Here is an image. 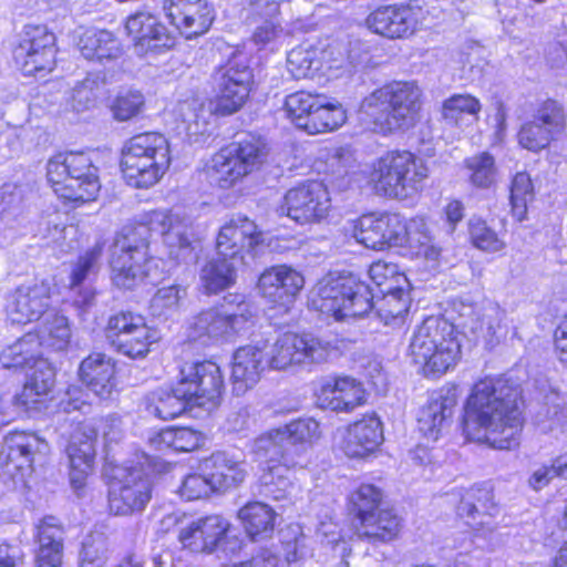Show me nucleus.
Returning <instances> with one entry per match:
<instances>
[{
	"mask_svg": "<svg viewBox=\"0 0 567 567\" xmlns=\"http://www.w3.org/2000/svg\"><path fill=\"white\" fill-rule=\"evenodd\" d=\"M161 236L168 257L184 261L192 256V221L178 210L154 209L141 214L116 235L110 260L112 280L123 289H133L146 278L156 279L157 259L148 255V238Z\"/></svg>",
	"mask_w": 567,
	"mask_h": 567,
	"instance_id": "nucleus-1",
	"label": "nucleus"
},
{
	"mask_svg": "<svg viewBox=\"0 0 567 567\" xmlns=\"http://www.w3.org/2000/svg\"><path fill=\"white\" fill-rule=\"evenodd\" d=\"M520 385L507 377L477 381L463 411L462 429L468 441L497 450L519 445L524 419L519 406Z\"/></svg>",
	"mask_w": 567,
	"mask_h": 567,
	"instance_id": "nucleus-2",
	"label": "nucleus"
},
{
	"mask_svg": "<svg viewBox=\"0 0 567 567\" xmlns=\"http://www.w3.org/2000/svg\"><path fill=\"white\" fill-rule=\"evenodd\" d=\"M319 436V423L303 417L269 430L254 441L252 453L265 463L259 480L266 496L280 501L291 495L295 485L290 474L309 464V450Z\"/></svg>",
	"mask_w": 567,
	"mask_h": 567,
	"instance_id": "nucleus-3",
	"label": "nucleus"
},
{
	"mask_svg": "<svg viewBox=\"0 0 567 567\" xmlns=\"http://www.w3.org/2000/svg\"><path fill=\"white\" fill-rule=\"evenodd\" d=\"M352 237L373 250L396 247L411 258H420L431 268L440 265L442 249L434 243L430 225L422 216L405 219L399 214H367L351 225Z\"/></svg>",
	"mask_w": 567,
	"mask_h": 567,
	"instance_id": "nucleus-4",
	"label": "nucleus"
},
{
	"mask_svg": "<svg viewBox=\"0 0 567 567\" xmlns=\"http://www.w3.org/2000/svg\"><path fill=\"white\" fill-rule=\"evenodd\" d=\"M223 390L224 377L218 364L213 361L186 363L172 390L158 389L145 398V409L161 420H172L187 405L216 404Z\"/></svg>",
	"mask_w": 567,
	"mask_h": 567,
	"instance_id": "nucleus-5",
	"label": "nucleus"
},
{
	"mask_svg": "<svg viewBox=\"0 0 567 567\" xmlns=\"http://www.w3.org/2000/svg\"><path fill=\"white\" fill-rule=\"evenodd\" d=\"M361 174L375 194L403 200L422 189L429 167L409 151H389L367 164Z\"/></svg>",
	"mask_w": 567,
	"mask_h": 567,
	"instance_id": "nucleus-6",
	"label": "nucleus"
},
{
	"mask_svg": "<svg viewBox=\"0 0 567 567\" xmlns=\"http://www.w3.org/2000/svg\"><path fill=\"white\" fill-rule=\"evenodd\" d=\"M421 95L422 91L414 82L393 81L365 96L360 113L382 134L406 130L416 122Z\"/></svg>",
	"mask_w": 567,
	"mask_h": 567,
	"instance_id": "nucleus-7",
	"label": "nucleus"
},
{
	"mask_svg": "<svg viewBox=\"0 0 567 567\" xmlns=\"http://www.w3.org/2000/svg\"><path fill=\"white\" fill-rule=\"evenodd\" d=\"M460 333L454 323L431 316L414 330L409 355L426 377H440L453 369L461 359Z\"/></svg>",
	"mask_w": 567,
	"mask_h": 567,
	"instance_id": "nucleus-8",
	"label": "nucleus"
},
{
	"mask_svg": "<svg viewBox=\"0 0 567 567\" xmlns=\"http://www.w3.org/2000/svg\"><path fill=\"white\" fill-rule=\"evenodd\" d=\"M313 309L336 321L362 317L373 308L370 287L352 274H328L312 290Z\"/></svg>",
	"mask_w": 567,
	"mask_h": 567,
	"instance_id": "nucleus-9",
	"label": "nucleus"
},
{
	"mask_svg": "<svg viewBox=\"0 0 567 567\" xmlns=\"http://www.w3.org/2000/svg\"><path fill=\"white\" fill-rule=\"evenodd\" d=\"M252 316V307L245 296L228 295L220 305L199 312L188 321L187 338L202 344L234 341L248 329Z\"/></svg>",
	"mask_w": 567,
	"mask_h": 567,
	"instance_id": "nucleus-10",
	"label": "nucleus"
},
{
	"mask_svg": "<svg viewBox=\"0 0 567 567\" xmlns=\"http://www.w3.org/2000/svg\"><path fill=\"white\" fill-rule=\"evenodd\" d=\"M47 177L58 197L75 204L94 200L101 188L97 168L82 152L60 153L50 158Z\"/></svg>",
	"mask_w": 567,
	"mask_h": 567,
	"instance_id": "nucleus-11",
	"label": "nucleus"
},
{
	"mask_svg": "<svg viewBox=\"0 0 567 567\" xmlns=\"http://www.w3.org/2000/svg\"><path fill=\"white\" fill-rule=\"evenodd\" d=\"M270 370H297L320 363L334 355L330 341L311 334L286 332L275 339H262Z\"/></svg>",
	"mask_w": 567,
	"mask_h": 567,
	"instance_id": "nucleus-12",
	"label": "nucleus"
},
{
	"mask_svg": "<svg viewBox=\"0 0 567 567\" xmlns=\"http://www.w3.org/2000/svg\"><path fill=\"white\" fill-rule=\"evenodd\" d=\"M264 151L257 141H243L223 147L206 164L209 181L221 189H229L256 171Z\"/></svg>",
	"mask_w": 567,
	"mask_h": 567,
	"instance_id": "nucleus-13",
	"label": "nucleus"
},
{
	"mask_svg": "<svg viewBox=\"0 0 567 567\" xmlns=\"http://www.w3.org/2000/svg\"><path fill=\"white\" fill-rule=\"evenodd\" d=\"M109 508L114 515L142 512L151 499V483L141 467L107 462Z\"/></svg>",
	"mask_w": 567,
	"mask_h": 567,
	"instance_id": "nucleus-14",
	"label": "nucleus"
},
{
	"mask_svg": "<svg viewBox=\"0 0 567 567\" xmlns=\"http://www.w3.org/2000/svg\"><path fill=\"white\" fill-rule=\"evenodd\" d=\"M231 523L221 515H208L181 528L178 539L184 548L193 553L225 555L238 554L244 545L239 536L230 534Z\"/></svg>",
	"mask_w": 567,
	"mask_h": 567,
	"instance_id": "nucleus-15",
	"label": "nucleus"
},
{
	"mask_svg": "<svg viewBox=\"0 0 567 567\" xmlns=\"http://www.w3.org/2000/svg\"><path fill=\"white\" fill-rule=\"evenodd\" d=\"M106 338L120 354L133 360L144 359L157 342L155 329L146 324L145 318L134 312H120L110 317Z\"/></svg>",
	"mask_w": 567,
	"mask_h": 567,
	"instance_id": "nucleus-16",
	"label": "nucleus"
},
{
	"mask_svg": "<svg viewBox=\"0 0 567 567\" xmlns=\"http://www.w3.org/2000/svg\"><path fill=\"white\" fill-rule=\"evenodd\" d=\"M251 85V69L241 55L234 56L217 73L210 113L225 116L238 112L247 102Z\"/></svg>",
	"mask_w": 567,
	"mask_h": 567,
	"instance_id": "nucleus-17",
	"label": "nucleus"
},
{
	"mask_svg": "<svg viewBox=\"0 0 567 567\" xmlns=\"http://www.w3.org/2000/svg\"><path fill=\"white\" fill-rule=\"evenodd\" d=\"M331 207L327 185L321 181H308L289 189L277 212L299 224H308L326 219Z\"/></svg>",
	"mask_w": 567,
	"mask_h": 567,
	"instance_id": "nucleus-18",
	"label": "nucleus"
},
{
	"mask_svg": "<svg viewBox=\"0 0 567 567\" xmlns=\"http://www.w3.org/2000/svg\"><path fill=\"white\" fill-rule=\"evenodd\" d=\"M55 35L45 25H27L14 59L25 75L42 78L55 65Z\"/></svg>",
	"mask_w": 567,
	"mask_h": 567,
	"instance_id": "nucleus-19",
	"label": "nucleus"
},
{
	"mask_svg": "<svg viewBox=\"0 0 567 567\" xmlns=\"http://www.w3.org/2000/svg\"><path fill=\"white\" fill-rule=\"evenodd\" d=\"M264 243V234L254 220L244 215H234L219 229L217 255L245 262V257H255Z\"/></svg>",
	"mask_w": 567,
	"mask_h": 567,
	"instance_id": "nucleus-20",
	"label": "nucleus"
},
{
	"mask_svg": "<svg viewBox=\"0 0 567 567\" xmlns=\"http://www.w3.org/2000/svg\"><path fill=\"white\" fill-rule=\"evenodd\" d=\"M246 3L247 21L252 27L250 42L257 50H277L289 37L281 22L279 1L246 0Z\"/></svg>",
	"mask_w": 567,
	"mask_h": 567,
	"instance_id": "nucleus-21",
	"label": "nucleus"
},
{
	"mask_svg": "<svg viewBox=\"0 0 567 567\" xmlns=\"http://www.w3.org/2000/svg\"><path fill=\"white\" fill-rule=\"evenodd\" d=\"M315 395L318 406L333 412L350 413L367 402L362 382L343 374L320 380Z\"/></svg>",
	"mask_w": 567,
	"mask_h": 567,
	"instance_id": "nucleus-22",
	"label": "nucleus"
},
{
	"mask_svg": "<svg viewBox=\"0 0 567 567\" xmlns=\"http://www.w3.org/2000/svg\"><path fill=\"white\" fill-rule=\"evenodd\" d=\"M564 126L563 106L554 100H547L539 105L534 120L522 125L518 132V143L530 152H539L550 144Z\"/></svg>",
	"mask_w": 567,
	"mask_h": 567,
	"instance_id": "nucleus-23",
	"label": "nucleus"
},
{
	"mask_svg": "<svg viewBox=\"0 0 567 567\" xmlns=\"http://www.w3.org/2000/svg\"><path fill=\"white\" fill-rule=\"evenodd\" d=\"M51 288L44 281L19 286L7 299L6 313L11 323L27 324L50 311Z\"/></svg>",
	"mask_w": 567,
	"mask_h": 567,
	"instance_id": "nucleus-24",
	"label": "nucleus"
},
{
	"mask_svg": "<svg viewBox=\"0 0 567 567\" xmlns=\"http://www.w3.org/2000/svg\"><path fill=\"white\" fill-rule=\"evenodd\" d=\"M163 8L171 24L186 39L206 33L214 20L207 0H164Z\"/></svg>",
	"mask_w": 567,
	"mask_h": 567,
	"instance_id": "nucleus-25",
	"label": "nucleus"
},
{
	"mask_svg": "<svg viewBox=\"0 0 567 567\" xmlns=\"http://www.w3.org/2000/svg\"><path fill=\"white\" fill-rule=\"evenodd\" d=\"M262 296L284 311H288L305 286V278L298 270L278 265L266 269L259 277Z\"/></svg>",
	"mask_w": 567,
	"mask_h": 567,
	"instance_id": "nucleus-26",
	"label": "nucleus"
},
{
	"mask_svg": "<svg viewBox=\"0 0 567 567\" xmlns=\"http://www.w3.org/2000/svg\"><path fill=\"white\" fill-rule=\"evenodd\" d=\"M365 25L388 39H405L419 28L417 11L408 6H382L367 17Z\"/></svg>",
	"mask_w": 567,
	"mask_h": 567,
	"instance_id": "nucleus-27",
	"label": "nucleus"
},
{
	"mask_svg": "<svg viewBox=\"0 0 567 567\" xmlns=\"http://www.w3.org/2000/svg\"><path fill=\"white\" fill-rule=\"evenodd\" d=\"M96 431L87 424L79 425L71 435L66 453L70 462V481L79 492L93 472Z\"/></svg>",
	"mask_w": 567,
	"mask_h": 567,
	"instance_id": "nucleus-28",
	"label": "nucleus"
},
{
	"mask_svg": "<svg viewBox=\"0 0 567 567\" xmlns=\"http://www.w3.org/2000/svg\"><path fill=\"white\" fill-rule=\"evenodd\" d=\"M458 514L466 515V522L471 526L476 537H482L487 544L494 539V532L497 528L493 516L497 513V507L492 501L491 492L486 488H471L462 496L458 505Z\"/></svg>",
	"mask_w": 567,
	"mask_h": 567,
	"instance_id": "nucleus-29",
	"label": "nucleus"
},
{
	"mask_svg": "<svg viewBox=\"0 0 567 567\" xmlns=\"http://www.w3.org/2000/svg\"><path fill=\"white\" fill-rule=\"evenodd\" d=\"M267 369L268 355L262 339L240 347L233 355L231 381L239 394L252 388Z\"/></svg>",
	"mask_w": 567,
	"mask_h": 567,
	"instance_id": "nucleus-30",
	"label": "nucleus"
},
{
	"mask_svg": "<svg viewBox=\"0 0 567 567\" xmlns=\"http://www.w3.org/2000/svg\"><path fill=\"white\" fill-rule=\"evenodd\" d=\"M125 28L135 42L140 53L158 51L174 45V38L157 17L148 11H137L131 14Z\"/></svg>",
	"mask_w": 567,
	"mask_h": 567,
	"instance_id": "nucleus-31",
	"label": "nucleus"
},
{
	"mask_svg": "<svg viewBox=\"0 0 567 567\" xmlns=\"http://www.w3.org/2000/svg\"><path fill=\"white\" fill-rule=\"evenodd\" d=\"M79 377L101 400L112 399L117 391L116 362L104 353H92L82 360Z\"/></svg>",
	"mask_w": 567,
	"mask_h": 567,
	"instance_id": "nucleus-32",
	"label": "nucleus"
},
{
	"mask_svg": "<svg viewBox=\"0 0 567 567\" xmlns=\"http://www.w3.org/2000/svg\"><path fill=\"white\" fill-rule=\"evenodd\" d=\"M200 470L209 477L215 492H226L239 486L247 476L241 455L227 451L214 452L200 463Z\"/></svg>",
	"mask_w": 567,
	"mask_h": 567,
	"instance_id": "nucleus-33",
	"label": "nucleus"
},
{
	"mask_svg": "<svg viewBox=\"0 0 567 567\" xmlns=\"http://www.w3.org/2000/svg\"><path fill=\"white\" fill-rule=\"evenodd\" d=\"M457 398L454 389H441L434 392L417 415L420 432L429 441H436L453 414Z\"/></svg>",
	"mask_w": 567,
	"mask_h": 567,
	"instance_id": "nucleus-34",
	"label": "nucleus"
},
{
	"mask_svg": "<svg viewBox=\"0 0 567 567\" xmlns=\"http://www.w3.org/2000/svg\"><path fill=\"white\" fill-rule=\"evenodd\" d=\"M382 441L380 419L375 414H367L348 426L341 450L348 457L363 458L377 451Z\"/></svg>",
	"mask_w": 567,
	"mask_h": 567,
	"instance_id": "nucleus-35",
	"label": "nucleus"
},
{
	"mask_svg": "<svg viewBox=\"0 0 567 567\" xmlns=\"http://www.w3.org/2000/svg\"><path fill=\"white\" fill-rule=\"evenodd\" d=\"M48 450L47 442L34 433L11 432L4 437L2 453L6 454L8 465H12L25 477L33 472L37 457L47 454Z\"/></svg>",
	"mask_w": 567,
	"mask_h": 567,
	"instance_id": "nucleus-36",
	"label": "nucleus"
},
{
	"mask_svg": "<svg viewBox=\"0 0 567 567\" xmlns=\"http://www.w3.org/2000/svg\"><path fill=\"white\" fill-rule=\"evenodd\" d=\"M171 165V157H130L122 154L121 169L125 182L135 188H148L157 184Z\"/></svg>",
	"mask_w": 567,
	"mask_h": 567,
	"instance_id": "nucleus-37",
	"label": "nucleus"
},
{
	"mask_svg": "<svg viewBox=\"0 0 567 567\" xmlns=\"http://www.w3.org/2000/svg\"><path fill=\"white\" fill-rule=\"evenodd\" d=\"M78 47L86 60L102 64L122 55L121 41L112 32L102 29H84L79 35Z\"/></svg>",
	"mask_w": 567,
	"mask_h": 567,
	"instance_id": "nucleus-38",
	"label": "nucleus"
},
{
	"mask_svg": "<svg viewBox=\"0 0 567 567\" xmlns=\"http://www.w3.org/2000/svg\"><path fill=\"white\" fill-rule=\"evenodd\" d=\"M35 567H62L63 529L53 516L44 517L39 525Z\"/></svg>",
	"mask_w": 567,
	"mask_h": 567,
	"instance_id": "nucleus-39",
	"label": "nucleus"
},
{
	"mask_svg": "<svg viewBox=\"0 0 567 567\" xmlns=\"http://www.w3.org/2000/svg\"><path fill=\"white\" fill-rule=\"evenodd\" d=\"M246 536L251 542L269 538L274 530L277 514L271 506L262 502H249L237 513Z\"/></svg>",
	"mask_w": 567,
	"mask_h": 567,
	"instance_id": "nucleus-40",
	"label": "nucleus"
},
{
	"mask_svg": "<svg viewBox=\"0 0 567 567\" xmlns=\"http://www.w3.org/2000/svg\"><path fill=\"white\" fill-rule=\"evenodd\" d=\"M326 52L309 41L293 48L287 56V69L296 79L313 78L322 68Z\"/></svg>",
	"mask_w": 567,
	"mask_h": 567,
	"instance_id": "nucleus-41",
	"label": "nucleus"
},
{
	"mask_svg": "<svg viewBox=\"0 0 567 567\" xmlns=\"http://www.w3.org/2000/svg\"><path fill=\"white\" fill-rule=\"evenodd\" d=\"M481 101L468 93H457L445 99L442 103V117L457 127L468 126L480 120Z\"/></svg>",
	"mask_w": 567,
	"mask_h": 567,
	"instance_id": "nucleus-42",
	"label": "nucleus"
},
{
	"mask_svg": "<svg viewBox=\"0 0 567 567\" xmlns=\"http://www.w3.org/2000/svg\"><path fill=\"white\" fill-rule=\"evenodd\" d=\"M43 321L37 332H33L39 342L40 350L63 351L71 340V327L65 316L50 310L42 317Z\"/></svg>",
	"mask_w": 567,
	"mask_h": 567,
	"instance_id": "nucleus-43",
	"label": "nucleus"
},
{
	"mask_svg": "<svg viewBox=\"0 0 567 567\" xmlns=\"http://www.w3.org/2000/svg\"><path fill=\"white\" fill-rule=\"evenodd\" d=\"M399 532L398 516L389 509H380L359 522L358 537L371 543H388L396 538Z\"/></svg>",
	"mask_w": 567,
	"mask_h": 567,
	"instance_id": "nucleus-44",
	"label": "nucleus"
},
{
	"mask_svg": "<svg viewBox=\"0 0 567 567\" xmlns=\"http://www.w3.org/2000/svg\"><path fill=\"white\" fill-rule=\"evenodd\" d=\"M101 255L102 246L97 244L81 255L72 268L70 289L79 295L74 298V303L80 308L89 307L94 298L92 290L87 288L82 289L81 286L95 270Z\"/></svg>",
	"mask_w": 567,
	"mask_h": 567,
	"instance_id": "nucleus-45",
	"label": "nucleus"
},
{
	"mask_svg": "<svg viewBox=\"0 0 567 567\" xmlns=\"http://www.w3.org/2000/svg\"><path fill=\"white\" fill-rule=\"evenodd\" d=\"M456 311L457 326L468 330L475 338L492 337L496 333V324L492 320L494 315H497L496 308L483 309L473 303L460 302L456 305Z\"/></svg>",
	"mask_w": 567,
	"mask_h": 567,
	"instance_id": "nucleus-46",
	"label": "nucleus"
},
{
	"mask_svg": "<svg viewBox=\"0 0 567 567\" xmlns=\"http://www.w3.org/2000/svg\"><path fill=\"white\" fill-rule=\"evenodd\" d=\"M42 358L43 351L40 350V342L37 336L33 332H28L3 348L0 353V363L7 369L24 368L30 367Z\"/></svg>",
	"mask_w": 567,
	"mask_h": 567,
	"instance_id": "nucleus-47",
	"label": "nucleus"
},
{
	"mask_svg": "<svg viewBox=\"0 0 567 567\" xmlns=\"http://www.w3.org/2000/svg\"><path fill=\"white\" fill-rule=\"evenodd\" d=\"M228 257L217 256L209 260L200 270V281L206 292L217 293L231 287L237 277L236 264Z\"/></svg>",
	"mask_w": 567,
	"mask_h": 567,
	"instance_id": "nucleus-48",
	"label": "nucleus"
},
{
	"mask_svg": "<svg viewBox=\"0 0 567 567\" xmlns=\"http://www.w3.org/2000/svg\"><path fill=\"white\" fill-rule=\"evenodd\" d=\"M205 441L202 432L190 427H167L150 439V444L157 451L173 449L189 452L199 447Z\"/></svg>",
	"mask_w": 567,
	"mask_h": 567,
	"instance_id": "nucleus-49",
	"label": "nucleus"
},
{
	"mask_svg": "<svg viewBox=\"0 0 567 567\" xmlns=\"http://www.w3.org/2000/svg\"><path fill=\"white\" fill-rule=\"evenodd\" d=\"M122 154L130 157H155L157 161L171 157L168 141L163 134L156 132L142 133L131 137L125 142Z\"/></svg>",
	"mask_w": 567,
	"mask_h": 567,
	"instance_id": "nucleus-50",
	"label": "nucleus"
},
{
	"mask_svg": "<svg viewBox=\"0 0 567 567\" xmlns=\"http://www.w3.org/2000/svg\"><path fill=\"white\" fill-rule=\"evenodd\" d=\"M33 372L27 377L20 399L24 405L39 402V398L47 395L54 384V370L44 358L30 365Z\"/></svg>",
	"mask_w": 567,
	"mask_h": 567,
	"instance_id": "nucleus-51",
	"label": "nucleus"
},
{
	"mask_svg": "<svg viewBox=\"0 0 567 567\" xmlns=\"http://www.w3.org/2000/svg\"><path fill=\"white\" fill-rule=\"evenodd\" d=\"M470 183L481 189H488L497 183L498 169L495 158L488 152H481L464 159Z\"/></svg>",
	"mask_w": 567,
	"mask_h": 567,
	"instance_id": "nucleus-52",
	"label": "nucleus"
},
{
	"mask_svg": "<svg viewBox=\"0 0 567 567\" xmlns=\"http://www.w3.org/2000/svg\"><path fill=\"white\" fill-rule=\"evenodd\" d=\"M347 121V112L339 102H323L320 99L316 110L310 116L307 127L308 134L332 132L342 126Z\"/></svg>",
	"mask_w": 567,
	"mask_h": 567,
	"instance_id": "nucleus-53",
	"label": "nucleus"
},
{
	"mask_svg": "<svg viewBox=\"0 0 567 567\" xmlns=\"http://www.w3.org/2000/svg\"><path fill=\"white\" fill-rule=\"evenodd\" d=\"M384 296L378 307V315L385 324L403 320L410 308L409 292L401 286H390L382 290Z\"/></svg>",
	"mask_w": 567,
	"mask_h": 567,
	"instance_id": "nucleus-54",
	"label": "nucleus"
},
{
	"mask_svg": "<svg viewBox=\"0 0 567 567\" xmlns=\"http://www.w3.org/2000/svg\"><path fill=\"white\" fill-rule=\"evenodd\" d=\"M534 198V185L529 174L516 173L511 183L509 195L512 215L516 220L523 221L527 218L528 206Z\"/></svg>",
	"mask_w": 567,
	"mask_h": 567,
	"instance_id": "nucleus-55",
	"label": "nucleus"
},
{
	"mask_svg": "<svg viewBox=\"0 0 567 567\" xmlns=\"http://www.w3.org/2000/svg\"><path fill=\"white\" fill-rule=\"evenodd\" d=\"M320 96L312 95L307 92H295L289 94L285 100V112L287 117L298 128L307 131L310 116L316 110Z\"/></svg>",
	"mask_w": 567,
	"mask_h": 567,
	"instance_id": "nucleus-56",
	"label": "nucleus"
},
{
	"mask_svg": "<svg viewBox=\"0 0 567 567\" xmlns=\"http://www.w3.org/2000/svg\"><path fill=\"white\" fill-rule=\"evenodd\" d=\"M185 296L186 289L178 285L159 288L151 299V315L159 319L173 317L179 311Z\"/></svg>",
	"mask_w": 567,
	"mask_h": 567,
	"instance_id": "nucleus-57",
	"label": "nucleus"
},
{
	"mask_svg": "<svg viewBox=\"0 0 567 567\" xmlns=\"http://www.w3.org/2000/svg\"><path fill=\"white\" fill-rule=\"evenodd\" d=\"M176 113L186 125L185 130L189 136L204 135L207 132L206 111L199 97L192 96L179 102L176 106Z\"/></svg>",
	"mask_w": 567,
	"mask_h": 567,
	"instance_id": "nucleus-58",
	"label": "nucleus"
},
{
	"mask_svg": "<svg viewBox=\"0 0 567 567\" xmlns=\"http://www.w3.org/2000/svg\"><path fill=\"white\" fill-rule=\"evenodd\" d=\"M101 84L97 76L89 75L82 82L76 83L69 96L66 103L75 113H83L93 109L96 104Z\"/></svg>",
	"mask_w": 567,
	"mask_h": 567,
	"instance_id": "nucleus-59",
	"label": "nucleus"
},
{
	"mask_svg": "<svg viewBox=\"0 0 567 567\" xmlns=\"http://www.w3.org/2000/svg\"><path fill=\"white\" fill-rule=\"evenodd\" d=\"M468 231L473 245L483 251L498 252L505 248L504 239L480 217L470 219Z\"/></svg>",
	"mask_w": 567,
	"mask_h": 567,
	"instance_id": "nucleus-60",
	"label": "nucleus"
},
{
	"mask_svg": "<svg viewBox=\"0 0 567 567\" xmlns=\"http://www.w3.org/2000/svg\"><path fill=\"white\" fill-rule=\"evenodd\" d=\"M350 502L359 522L377 513L382 502V492L372 484H361L351 495Z\"/></svg>",
	"mask_w": 567,
	"mask_h": 567,
	"instance_id": "nucleus-61",
	"label": "nucleus"
},
{
	"mask_svg": "<svg viewBox=\"0 0 567 567\" xmlns=\"http://www.w3.org/2000/svg\"><path fill=\"white\" fill-rule=\"evenodd\" d=\"M107 559L106 539L103 534L87 535L82 542L80 567H104Z\"/></svg>",
	"mask_w": 567,
	"mask_h": 567,
	"instance_id": "nucleus-62",
	"label": "nucleus"
},
{
	"mask_svg": "<svg viewBox=\"0 0 567 567\" xmlns=\"http://www.w3.org/2000/svg\"><path fill=\"white\" fill-rule=\"evenodd\" d=\"M352 162V154L343 147H337L329 152L327 158L328 172L331 175V183L339 188H346L349 185L347 179L349 166Z\"/></svg>",
	"mask_w": 567,
	"mask_h": 567,
	"instance_id": "nucleus-63",
	"label": "nucleus"
},
{
	"mask_svg": "<svg viewBox=\"0 0 567 567\" xmlns=\"http://www.w3.org/2000/svg\"><path fill=\"white\" fill-rule=\"evenodd\" d=\"M209 481L204 472L202 474L189 473L184 476L177 493L185 501L200 499L215 492Z\"/></svg>",
	"mask_w": 567,
	"mask_h": 567,
	"instance_id": "nucleus-64",
	"label": "nucleus"
}]
</instances>
